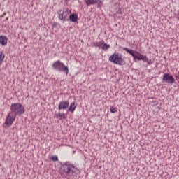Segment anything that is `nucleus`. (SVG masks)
<instances>
[{
    "label": "nucleus",
    "instance_id": "nucleus-1",
    "mask_svg": "<svg viewBox=\"0 0 179 179\" xmlns=\"http://www.w3.org/2000/svg\"><path fill=\"white\" fill-rule=\"evenodd\" d=\"M76 170H78V168L69 162H64L61 164L59 174L62 178L70 179L76 173Z\"/></svg>",
    "mask_w": 179,
    "mask_h": 179
},
{
    "label": "nucleus",
    "instance_id": "nucleus-2",
    "mask_svg": "<svg viewBox=\"0 0 179 179\" xmlns=\"http://www.w3.org/2000/svg\"><path fill=\"white\" fill-rule=\"evenodd\" d=\"M10 113L15 116L23 115V114H24V106L20 103H12Z\"/></svg>",
    "mask_w": 179,
    "mask_h": 179
},
{
    "label": "nucleus",
    "instance_id": "nucleus-3",
    "mask_svg": "<svg viewBox=\"0 0 179 179\" xmlns=\"http://www.w3.org/2000/svg\"><path fill=\"white\" fill-rule=\"evenodd\" d=\"M109 61L115 64L116 65H120L122 66V65H125V60L122 58V54L115 52L109 57Z\"/></svg>",
    "mask_w": 179,
    "mask_h": 179
},
{
    "label": "nucleus",
    "instance_id": "nucleus-4",
    "mask_svg": "<svg viewBox=\"0 0 179 179\" xmlns=\"http://www.w3.org/2000/svg\"><path fill=\"white\" fill-rule=\"evenodd\" d=\"M52 68H53L55 71H58V72H64L66 75L69 73V68L68 66H65L61 60L55 62L52 65Z\"/></svg>",
    "mask_w": 179,
    "mask_h": 179
},
{
    "label": "nucleus",
    "instance_id": "nucleus-5",
    "mask_svg": "<svg viewBox=\"0 0 179 179\" xmlns=\"http://www.w3.org/2000/svg\"><path fill=\"white\" fill-rule=\"evenodd\" d=\"M71 12L69 11V8H62L57 11L58 14V19L62 20V22H68L69 18L68 17V15H69Z\"/></svg>",
    "mask_w": 179,
    "mask_h": 179
},
{
    "label": "nucleus",
    "instance_id": "nucleus-6",
    "mask_svg": "<svg viewBox=\"0 0 179 179\" xmlns=\"http://www.w3.org/2000/svg\"><path fill=\"white\" fill-rule=\"evenodd\" d=\"M162 82L163 83H168L169 85H173L174 82H176V80L174 79V77L173 75L165 73L162 76Z\"/></svg>",
    "mask_w": 179,
    "mask_h": 179
},
{
    "label": "nucleus",
    "instance_id": "nucleus-7",
    "mask_svg": "<svg viewBox=\"0 0 179 179\" xmlns=\"http://www.w3.org/2000/svg\"><path fill=\"white\" fill-rule=\"evenodd\" d=\"M15 120H16L15 115H13L12 113H8L5 120V124L7 127H10L13 122H15Z\"/></svg>",
    "mask_w": 179,
    "mask_h": 179
},
{
    "label": "nucleus",
    "instance_id": "nucleus-8",
    "mask_svg": "<svg viewBox=\"0 0 179 179\" xmlns=\"http://www.w3.org/2000/svg\"><path fill=\"white\" fill-rule=\"evenodd\" d=\"M122 50L123 51H126V52H128V54H130V55L133 57L134 59H138V61H142V57L135 53V52H138V51L133 50L128 48H123Z\"/></svg>",
    "mask_w": 179,
    "mask_h": 179
},
{
    "label": "nucleus",
    "instance_id": "nucleus-9",
    "mask_svg": "<svg viewBox=\"0 0 179 179\" xmlns=\"http://www.w3.org/2000/svg\"><path fill=\"white\" fill-rule=\"evenodd\" d=\"M69 107V101H62L59 103V110H66Z\"/></svg>",
    "mask_w": 179,
    "mask_h": 179
},
{
    "label": "nucleus",
    "instance_id": "nucleus-10",
    "mask_svg": "<svg viewBox=\"0 0 179 179\" xmlns=\"http://www.w3.org/2000/svg\"><path fill=\"white\" fill-rule=\"evenodd\" d=\"M85 2L86 5H87V6L90 5H96V3H99V5L101 3V1L100 0H85Z\"/></svg>",
    "mask_w": 179,
    "mask_h": 179
},
{
    "label": "nucleus",
    "instance_id": "nucleus-11",
    "mask_svg": "<svg viewBox=\"0 0 179 179\" xmlns=\"http://www.w3.org/2000/svg\"><path fill=\"white\" fill-rule=\"evenodd\" d=\"M0 44H1V45H7L8 36L3 35L0 36Z\"/></svg>",
    "mask_w": 179,
    "mask_h": 179
},
{
    "label": "nucleus",
    "instance_id": "nucleus-12",
    "mask_svg": "<svg viewBox=\"0 0 179 179\" xmlns=\"http://www.w3.org/2000/svg\"><path fill=\"white\" fill-rule=\"evenodd\" d=\"M69 20H71L73 23H76V22H78V15L71 14L69 15Z\"/></svg>",
    "mask_w": 179,
    "mask_h": 179
},
{
    "label": "nucleus",
    "instance_id": "nucleus-13",
    "mask_svg": "<svg viewBox=\"0 0 179 179\" xmlns=\"http://www.w3.org/2000/svg\"><path fill=\"white\" fill-rule=\"evenodd\" d=\"M135 54H136V55H141V61H143L144 62H146L148 61V58L146 55H143L141 54L139 52H135Z\"/></svg>",
    "mask_w": 179,
    "mask_h": 179
},
{
    "label": "nucleus",
    "instance_id": "nucleus-14",
    "mask_svg": "<svg viewBox=\"0 0 179 179\" xmlns=\"http://www.w3.org/2000/svg\"><path fill=\"white\" fill-rule=\"evenodd\" d=\"M77 105L75 103V102H73L71 103L70 107L69 108V111L71 113H73L76 108Z\"/></svg>",
    "mask_w": 179,
    "mask_h": 179
},
{
    "label": "nucleus",
    "instance_id": "nucleus-15",
    "mask_svg": "<svg viewBox=\"0 0 179 179\" xmlns=\"http://www.w3.org/2000/svg\"><path fill=\"white\" fill-rule=\"evenodd\" d=\"M3 59H5V54L3 52L0 51V65H2Z\"/></svg>",
    "mask_w": 179,
    "mask_h": 179
},
{
    "label": "nucleus",
    "instance_id": "nucleus-16",
    "mask_svg": "<svg viewBox=\"0 0 179 179\" xmlns=\"http://www.w3.org/2000/svg\"><path fill=\"white\" fill-rule=\"evenodd\" d=\"M103 51H107L110 48V45L103 42L102 47L101 48Z\"/></svg>",
    "mask_w": 179,
    "mask_h": 179
},
{
    "label": "nucleus",
    "instance_id": "nucleus-17",
    "mask_svg": "<svg viewBox=\"0 0 179 179\" xmlns=\"http://www.w3.org/2000/svg\"><path fill=\"white\" fill-rule=\"evenodd\" d=\"M104 43V41H101L99 42H96V43L94 44V47H99V48H101L103 47V44Z\"/></svg>",
    "mask_w": 179,
    "mask_h": 179
},
{
    "label": "nucleus",
    "instance_id": "nucleus-18",
    "mask_svg": "<svg viewBox=\"0 0 179 179\" xmlns=\"http://www.w3.org/2000/svg\"><path fill=\"white\" fill-rule=\"evenodd\" d=\"M65 113H59V120H65Z\"/></svg>",
    "mask_w": 179,
    "mask_h": 179
},
{
    "label": "nucleus",
    "instance_id": "nucleus-19",
    "mask_svg": "<svg viewBox=\"0 0 179 179\" xmlns=\"http://www.w3.org/2000/svg\"><path fill=\"white\" fill-rule=\"evenodd\" d=\"M50 160H52V162H58V156L54 155L50 157Z\"/></svg>",
    "mask_w": 179,
    "mask_h": 179
},
{
    "label": "nucleus",
    "instance_id": "nucleus-20",
    "mask_svg": "<svg viewBox=\"0 0 179 179\" xmlns=\"http://www.w3.org/2000/svg\"><path fill=\"white\" fill-rule=\"evenodd\" d=\"M110 113H112V114L117 113V108L111 106L110 107Z\"/></svg>",
    "mask_w": 179,
    "mask_h": 179
},
{
    "label": "nucleus",
    "instance_id": "nucleus-21",
    "mask_svg": "<svg viewBox=\"0 0 179 179\" xmlns=\"http://www.w3.org/2000/svg\"><path fill=\"white\" fill-rule=\"evenodd\" d=\"M148 65H152L153 64V62L152 60H149L147 62Z\"/></svg>",
    "mask_w": 179,
    "mask_h": 179
},
{
    "label": "nucleus",
    "instance_id": "nucleus-22",
    "mask_svg": "<svg viewBox=\"0 0 179 179\" xmlns=\"http://www.w3.org/2000/svg\"><path fill=\"white\" fill-rule=\"evenodd\" d=\"M55 116H56V118H59V113L56 114Z\"/></svg>",
    "mask_w": 179,
    "mask_h": 179
},
{
    "label": "nucleus",
    "instance_id": "nucleus-23",
    "mask_svg": "<svg viewBox=\"0 0 179 179\" xmlns=\"http://www.w3.org/2000/svg\"><path fill=\"white\" fill-rule=\"evenodd\" d=\"M5 15H6V13H4L2 16H5Z\"/></svg>",
    "mask_w": 179,
    "mask_h": 179
}]
</instances>
